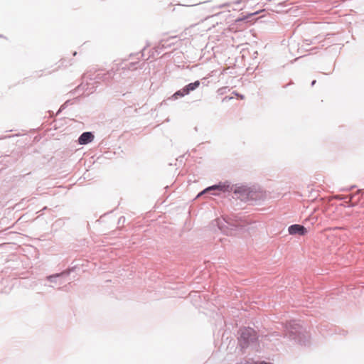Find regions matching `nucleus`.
Segmentation results:
<instances>
[{
	"label": "nucleus",
	"mask_w": 364,
	"mask_h": 364,
	"mask_svg": "<svg viewBox=\"0 0 364 364\" xmlns=\"http://www.w3.org/2000/svg\"><path fill=\"white\" fill-rule=\"evenodd\" d=\"M288 232L290 235H304L307 232V230L301 225L294 224L289 227Z\"/></svg>",
	"instance_id": "39448f33"
},
{
	"label": "nucleus",
	"mask_w": 364,
	"mask_h": 364,
	"mask_svg": "<svg viewBox=\"0 0 364 364\" xmlns=\"http://www.w3.org/2000/svg\"><path fill=\"white\" fill-rule=\"evenodd\" d=\"M183 91H184V87H183L182 89L178 90L177 92H176L173 95V97L174 99H177L178 97H184L185 95H187V93L184 92Z\"/></svg>",
	"instance_id": "9d476101"
},
{
	"label": "nucleus",
	"mask_w": 364,
	"mask_h": 364,
	"mask_svg": "<svg viewBox=\"0 0 364 364\" xmlns=\"http://www.w3.org/2000/svg\"><path fill=\"white\" fill-rule=\"evenodd\" d=\"M257 14V12H255L253 14H251L250 15H255V14Z\"/></svg>",
	"instance_id": "4468645a"
},
{
	"label": "nucleus",
	"mask_w": 364,
	"mask_h": 364,
	"mask_svg": "<svg viewBox=\"0 0 364 364\" xmlns=\"http://www.w3.org/2000/svg\"><path fill=\"white\" fill-rule=\"evenodd\" d=\"M257 339V333L252 328L243 327L240 329L237 342L241 348H248L252 344L255 343Z\"/></svg>",
	"instance_id": "f03ea898"
},
{
	"label": "nucleus",
	"mask_w": 364,
	"mask_h": 364,
	"mask_svg": "<svg viewBox=\"0 0 364 364\" xmlns=\"http://www.w3.org/2000/svg\"><path fill=\"white\" fill-rule=\"evenodd\" d=\"M240 98L243 99V98H244V96H243V95H240Z\"/></svg>",
	"instance_id": "2eb2a0df"
},
{
	"label": "nucleus",
	"mask_w": 364,
	"mask_h": 364,
	"mask_svg": "<svg viewBox=\"0 0 364 364\" xmlns=\"http://www.w3.org/2000/svg\"><path fill=\"white\" fill-rule=\"evenodd\" d=\"M200 82L199 80H196L194 82H191L184 87V92H186L187 95L190 93V92L195 90L197 87H199Z\"/></svg>",
	"instance_id": "6e6552de"
},
{
	"label": "nucleus",
	"mask_w": 364,
	"mask_h": 364,
	"mask_svg": "<svg viewBox=\"0 0 364 364\" xmlns=\"http://www.w3.org/2000/svg\"><path fill=\"white\" fill-rule=\"evenodd\" d=\"M210 191H217V192L212 193V194L213 195H218L219 192L225 191V186L220 183L218 185H213V186H209V187L205 188L201 193H200L198 196H199L203 193H209Z\"/></svg>",
	"instance_id": "0eeeda50"
},
{
	"label": "nucleus",
	"mask_w": 364,
	"mask_h": 364,
	"mask_svg": "<svg viewBox=\"0 0 364 364\" xmlns=\"http://www.w3.org/2000/svg\"><path fill=\"white\" fill-rule=\"evenodd\" d=\"M95 136L91 132H83L78 138L77 142L80 145H86L94 140Z\"/></svg>",
	"instance_id": "423d86ee"
},
{
	"label": "nucleus",
	"mask_w": 364,
	"mask_h": 364,
	"mask_svg": "<svg viewBox=\"0 0 364 364\" xmlns=\"http://www.w3.org/2000/svg\"><path fill=\"white\" fill-rule=\"evenodd\" d=\"M69 273V272H63L60 274L50 275L47 277V279L50 282H55L57 278L62 277L64 275L68 276Z\"/></svg>",
	"instance_id": "1a4fd4ad"
},
{
	"label": "nucleus",
	"mask_w": 364,
	"mask_h": 364,
	"mask_svg": "<svg viewBox=\"0 0 364 364\" xmlns=\"http://www.w3.org/2000/svg\"><path fill=\"white\" fill-rule=\"evenodd\" d=\"M259 364H270V363H267V362H265V361H262V362H260Z\"/></svg>",
	"instance_id": "9b49d317"
},
{
	"label": "nucleus",
	"mask_w": 364,
	"mask_h": 364,
	"mask_svg": "<svg viewBox=\"0 0 364 364\" xmlns=\"http://www.w3.org/2000/svg\"><path fill=\"white\" fill-rule=\"evenodd\" d=\"M218 225L219 229L226 235H232V231L237 230L238 228H242L243 225L240 223L239 220H232L231 218H228V220L225 218H223L222 220H218Z\"/></svg>",
	"instance_id": "7ed1b4c3"
},
{
	"label": "nucleus",
	"mask_w": 364,
	"mask_h": 364,
	"mask_svg": "<svg viewBox=\"0 0 364 364\" xmlns=\"http://www.w3.org/2000/svg\"><path fill=\"white\" fill-rule=\"evenodd\" d=\"M346 198H349V200H350L352 199L353 196L350 195L349 196H347Z\"/></svg>",
	"instance_id": "ddd939ff"
},
{
	"label": "nucleus",
	"mask_w": 364,
	"mask_h": 364,
	"mask_svg": "<svg viewBox=\"0 0 364 364\" xmlns=\"http://www.w3.org/2000/svg\"><path fill=\"white\" fill-rule=\"evenodd\" d=\"M115 72L113 69L104 72L103 70H97L94 73H87L82 77V82L80 85L82 89L88 90V93L93 92L95 85L99 83L100 81H109L113 78Z\"/></svg>",
	"instance_id": "f257e3e1"
},
{
	"label": "nucleus",
	"mask_w": 364,
	"mask_h": 364,
	"mask_svg": "<svg viewBox=\"0 0 364 364\" xmlns=\"http://www.w3.org/2000/svg\"><path fill=\"white\" fill-rule=\"evenodd\" d=\"M137 64V62H128L127 60H124L120 63L117 70L119 72L120 75H122V73H124L126 70H136Z\"/></svg>",
	"instance_id": "20e7f679"
},
{
	"label": "nucleus",
	"mask_w": 364,
	"mask_h": 364,
	"mask_svg": "<svg viewBox=\"0 0 364 364\" xmlns=\"http://www.w3.org/2000/svg\"><path fill=\"white\" fill-rule=\"evenodd\" d=\"M316 81L315 80H313V81L311 82V86L314 85H315V83H316Z\"/></svg>",
	"instance_id": "f8f14e48"
}]
</instances>
